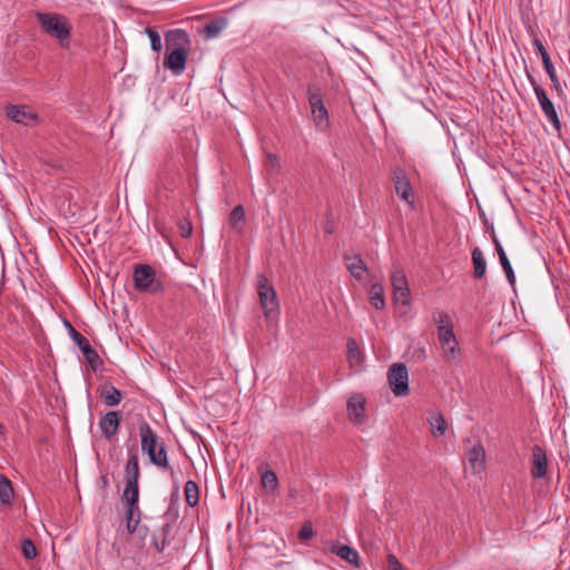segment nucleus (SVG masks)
<instances>
[{
    "label": "nucleus",
    "mask_w": 570,
    "mask_h": 570,
    "mask_svg": "<svg viewBox=\"0 0 570 570\" xmlns=\"http://www.w3.org/2000/svg\"><path fill=\"white\" fill-rule=\"evenodd\" d=\"M36 19L45 33L55 38L62 48H69L72 24L67 17L56 12H37Z\"/></svg>",
    "instance_id": "obj_1"
},
{
    "label": "nucleus",
    "mask_w": 570,
    "mask_h": 570,
    "mask_svg": "<svg viewBox=\"0 0 570 570\" xmlns=\"http://www.w3.org/2000/svg\"><path fill=\"white\" fill-rule=\"evenodd\" d=\"M141 450L147 453L153 464L160 469H168L167 451L164 443H160L158 435L147 422L139 425Z\"/></svg>",
    "instance_id": "obj_2"
},
{
    "label": "nucleus",
    "mask_w": 570,
    "mask_h": 570,
    "mask_svg": "<svg viewBox=\"0 0 570 570\" xmlns=\"http://www.w3.org/2000/svg\"><path fill=\"white\" fill-rule=\"evenodd\" d=\"M433 322L438 327V337L442 346L444 357L448 361L455 360L459 355V342L453 332V324L450 315L443 311L433 313Z\"/></svg>",
    "instance_id": "obj_3"
},
{
    "label": "nucleus",
    "mask_w": 570,
    "mask_h": 570,
    "mask_svg": "<svg viewBox=\"0 0 570 570\" xmlns=\"http://www.w3.org/2000/svg\"><path fill=\"white\" fill-rule=\"evenodd\" d=\"M257 292L259 296L261 307L264 311V315L266 318H272L278 312V301L276 296V292L273 285L269 283L268 278L259 274L257 276Z\"/></svg>",
    "instance_id": "obj_4"
},
{
    "label": "nucleus",
    "mask_w": 570,
    "mask_h": 570,
    "mask_svg": "<svg viewBox=\"0 0 570 570\" xmlns=\"http://www.w3.org/2000/svg\"><path fill=\"white\" fill-rule=\"evenodd\" d=\"M387 382L395 396L409 394V371L405 364L394 363L387 372Z\"/></svg>",
    "instance_id": "obj_5"
},
{
    "label": "nucleus",
    "mask_w": 570,
    "mask_h": 570,
    "mask_svg": "<svg viewBox=\"0 0 570 570\" xmlns=\"http://www.w3.org/2000/svg\"><path fill=\"white\" fill-rule=\"evenodd\" d=\"M135 287L139 292L157 293L161 285L156 279V273L149 265H138L134 271Z\"/></svg>",
    "instance_id": "obj_6"
},
{
    "label": "nucleus",
    "mask_w": 570,
    "mask_h": 570,
    "mask_svg": "<svg viewBox=\"0 0 570 570\" xmlns=\"http://www.w3.org/2000/svg\"><path fill=\"white\" fill-rule=\"evenodd\" d=\"M528 77L533 87V91L542 112L544 114L547 120L553 126V128L559 131L561 129V124L553 102L550 100L544 89L537 83L535 79L530 75Z\"/></svg>",
    "instance_id": "obj_7"
},
{
    "label": "nucleus",
    "mask_w": 570,
    "mask_h": 570,
    "mask_svg": "<svg viewBox=\"0 0 570 570\" xmlns=\"http://www.w3.org/2000/svg\"><path fill=\"white\" fill-rule=\"evenodd\" d=\"M66 324L69 327L71 338L80 348L86 362L94 371H97L102 365V360L82 334L76 331L69 322H66Z\"/></svg>",
    "instance_id": "obj_8"
},
{
    "label": "nucleus",
    "mask_w": 570,
    "mask_h": 570,
    "mask_svg": "<svg viewBox=\"0 0 570 570\" xmlns=\"http://www.w3.org/2000/svg\"><path fill=\"white\" fill-rule=\"evenodd\" d=\"M390 278L394 302L406 306L410 305V287L404 272L395 268L391 272Z\"/></svg>",
    "instance_id": "obj_9"
},
{
    "label": "nucleus",
    "mask_w": 570,
    "mask_h": 570,
    "mask_svg": "<svg viewBox=\"0 0 570 570\" xmlns=\"http://www.w3.org/2000/svg\"><path fill=\"white\" fill-rule=\"evenodd\" d=\"M6 114L12 121L24 126H31L38 120V115L27 106H9Z\"/></svg>",
    "instance_id": "obj_10"
},
{
    "label": "nucleus",
    "mask_w": 570,
    "mask_h": 570,
    "mask_svg": "<svg viewBox=\"0 0 570 570\" xmlns=\"http://www.w3.org/2000/svg\"><path fill=\"white\" fill-rule=\"evenodd\" d=\"M393 183L395 187L396 194L410 205H413L414 199L412 197V186L411 183L402 168H396L393 171Z\"/></svg>",
    "instance_id": "obj_11"
},
{
    "label": "nucleus",
    "mask_w": 570,
    "mask_h": 570,
    "mask_svg": "<svg viewBox=\"0 0 570 570\" xmlns=\"http://www.w3.org/2000/svg\"><path fill=\"white\" fill-rule=\"evenodd\" d=\"M165 43L167 49L188 50L190 40L188 33L183 29H173L165 33Z\"/></svg>",
    "instance_id": "obj_12"
},
{
    "label": "nucleus",
    "mask_w": 570,
    "mask_h": 570,
    "mask_svg": "<svg viewBox=\"0 0 570 570\" xmlns=\"http://www.w3.org/2000/svg\"><path fill=\"white\" fill-rule=\"evenodd\" d=\"M188 50L176 49L166 55L164 67L171 70L175 75H180L185 70Z\"/></svg>",
    "instance_id": "obj_13"
},
{
    "label": "nucleus",
    "mask_w": 570,
    "mask_h": 570,
    "mask_svg": "<svg viewBox=\"0 0 570 570\" xmlns=\"http://www.w3.org/2000/svg\"><path fill=\"white\" fill-rule=\"evenodd\" d=\"M532 475L533 478L541 479L546 476L548 469V460L544 450L535 444L532 446Z\"/></svg>",
    "instance_id": "obj_14"
},
{
    "label": "nucleus",
    "mask_w": 570,
    "mask_h": 570,
    "mask_svg": "<svg viewBox=\"0 0 570 570\" xmlns=\"http://www.w3.org/2000/svg\"><path fill=\"white\" fill-rule=\"evenodd\" d=\"M466 456L473 474H480L485 470L487 454L482 445H474L469 450Z\"/></svg>",
    "instance_id": "obj_15"
},
{
    "label": "nucleus",
    "mask_w": 570,
    "mask_h": 570,
    "mask_svg": "<svg viewBox=\"0 0 570 570\" xmlns=\"http://www.w3.org/2000/svg\"><path fill=\"white\" fill-rule=\"evenodd\" d=\"M119 424V413L115 411L107 412L99 421V428L106 439H110L118 432Z\"/></svg>",
    "instance_id": "obj_16"
},
{
    "label": "nucleus",
    "mask_w": 570,
    "mask_h": 570,
    "mask_svg": "<svg viewBox=\"0 0 570 570\" xmlns=\"http://www.w3.org/2000/svg\"><path fill=\"white\" fill-rule=\"evenodd\" d=\"M139 489L138 483L126 482V487L122 493V500L126 503V514H131V511H137L140 514L138 507Z\"/></svg>",
    "instance_id": "obj_17"
},
{
    "label": "nucleus",
    "mask_w": 570,
    "mask_h": 570,
    "mask_svg": "<svg viewBox=\"0 0 570 570\" xmlns=\"http://www.w3.org/2000/svg\"><path fill=\"white\" fill-rule=\"evenodd\" d=\"M344 263L351 276L356 281L363 279V274L367 272V266L360 255H344Z\"/></svg>",
    "instance_id": "obj_18"
},
{
    "label": "nucleus",
    "mask_w": 570,
    "mask_h": 570,
    "mask_svg": "<svg viewBox=\"0 0 570 570\" xmlns=\"http://www.w3.org/2000/svg\"><path fill=\"white\" fill-rule=\"evenodd\" d=\"M347 411L353 422L360 424L364 420L365 399L361 394H355L348 399Z\"/></svg>",
    "instance_id": "obj_19"
},
{
    "label": "nucleus",
    "mask_w": 570,
    "mask_h": 570,
    "mask_svg": "<svg viewBox=\"0 0 570 570\" xmlns=\"http://www.w3.org/2000/svg\"><path fill=\"white\" fill-rule=\"evenodd\" d=\"M331 552L343 559L344 561L360 568V558L357 551L351 546L335 543L331 548Z\"/></svg>",
    "instance_id": "obj_20"
},
{
    "label": "nucleus",
    "mask_w": 570,
    "mask_h": 570,
    "mask_svg": "<svg viewBox=\"0 0 570 570\" xmlns=\"http://www.w3.org/2000/svg\"><path fill=\"white\" fill-rule=\"evenodd\" d=\"M228 20L224 17H219L217 19L210 20L205 27L200 30V33L206 39H213L220 35V32L227 27Z\"/></svg>",
    "instance_id": "obj_21"
},
{
    "label": "nucleus",
    "mask_w": 570,
    "mask_h": 570,
    "mask_svg": "<svg viewBox=\"0 0 570 570\" xmlns=\"http://www.w3.org/2000/svg\"><path fill=\"white\" fill-rule=\"evenodd\" d=\"M472 265H473V277L476 279H483L487 272V262L482 250L479 247H474L471 253Z\"/></svg>",
    "instance_id": "obj_22"
},
{
    "label": "nucleus",
    "mask_w": 570,
    "mask_h": 570,
    "mask_svg": "<svg viewBox=\"0 0 570 570\" xmlns=\"http://www.w3.org/2000/svg\"><path fill=\"white\" fill-rule=\"evenodd\" d=\"M100 397L107 406H116L121 401V393L111 384H104L100 387Z\"/></svg>",
    "instance_id": "obj_23"
},
{
    "label": "nucleus",
    "mask_w": 570,
    "mask_h": 570,
    "mask_svg": "<svg viewBox=\"0 0 570 570\" xmlns=\"http://www.w3.org/2000/svg\"><path fill=\"white\" fill-rule=\"evenodd\" d=\"M347 361L351 367H360L363 364V352L360 350L354 338H348L346 343Z\"/></svg>",
    "instance_id": "obj_24"
},
{
    "label": "nucleus",
    "mask_w": 570,
    "mask_h": 570,
    "mask_svg": "<svg viewBox=\"0 0 570 570\" xmlns=\"http://www.w3.org/2000/svg\"><path fill=\"white\" fill-rule=\"evenodd\" d=\"M140 476L139 461L137 453H131L125 466L126 482L138 483Z\"/></svg>",
    "instance_id": "obj_25"
},
{
    "label": "nucleus",
    "mask_w": 570,
    "mask_h": 570,
    "mask_svg": "<svg viewBox=\"0 0 570 570\" xmlns=\"http://www.w3.org/2000/svg\"><path fill=\"white\" fill-rule=\"evenodd\" d=\"M495 250L498 253L500 264L507 275L508 282L510 283L511 286H514V284H515L514 272L512 269V266L510 264L509 258L507 257V254H505L503 247L501 246V244L498 240H495Z\"/></svg>",
    "instance_id": "obj_26"
},
{
    "label": "nucleus",
    "mask_w": 570,
    "mask_h": 570,
    "mask_svg": "<svg viewBox=\"0 0 570 570\" xmlns=\"http://www.w3.org/2000/svg\"><path fill=\"white\" fill-rule=\"evenodd\" d=\"M368 299L371 305L376 309H383L385 307L384 288L380 283L371 284Z\"/></svg>",
    "instance_id": "obj_27"
},
{
    "label": "nucleus",
    "mask_w": 570,
    "mask_h": 570,
    "mask_svg": "<svg viewBox=\"0 0 570 570\" xmlns=\"http://www.w3.org/2000/svg\"><path fill=\"white\" fill-rule=\"evenodd\" d=\"M429 424L431 426V433L434 438L443 435L448 429L445 419L441 413L432 414V416L429 419Z\"/></svg>",
    "instance_id": "obj_28"
},
{
    "label": "nucleus",
    "mask_w": 570,
    "mask_h": 570,
    "mask_svg": "<svg viewBox=\"0 0 570 570\" xmlns=\"http://www.w3.org/2000/svg\"><path fill=\"white\" fill-rule=\"evenodd\" d=\"M13 498V487L6 475H0V501L3 504H11Z\"/></svg>",
    "instance_id": "obj_29"
},
{
    "label": "nucleus",
    "mask_w": 570,
    "mask_h": 570,
    "mask_svg": "<svg viewBox=\"0 0 570 570\" xmlns=\"http://www.w3.org/2000/svg\"><path fill=\"white\" fill-rule=\"evenodd\" d=\"M185 498L189 507H196L199 502V488L195 481H187L185 483Z\"/></svg>",
    "instance_id": "obj_30"
},
{
    "label": "nucleus",
    "mask_w": 570,
    "mask_h": 570,
    "mask_svg": "<svg viewBox=\"0 0 570 570\" xmlns=\"http://www.w3.org/2000/svg\"><path fill=\"white\" fill-rule=\"evenodd\" d=\"M244 219H245V209H244L243 205L235 206L229 214L230 227L237 232H242L243 225H240V223H243Z\"/></svg>",
    "instance_id": "obj_31"
},
{
    "label": "nucleus",
    "mask_w": 570,
    "mask_h": 570,
    "mask_svg": "<svg viewBox=\"0 0 570 570\" xmlns=\"http://www.w3.org/2000/svg\"><path fill=\"white\" fill-rule=\"evenodd\" d=\"M307 99L311 105V109L324 105L322 90L315 85H309L307 87Z\"/></svg>",
    "instance_id": "obj_32"
},
{
    "label": "nucleus",
    "mask_w": 570,
    "mask_h": 570,
    "mask_svg": "<svg viewBox=\"0 0 570 570\" xmlns=\"http://www.w3.org/2000/svg\"><path fill=\"white\" fill-rule=\"evenodd\" d=\"M127 519V530L130 534L138 533L140 538L145 535V532L138 528L140 514H137V511H131V514H126Z\"/></svg>",
    "instance_id": "obj_33"
},
{
    "label": "nucleus",
    "mask_w": 570,
    "mask_h": 570,
    "mask_svg": "<svg viewBox=\"0 0 570 570\" xmlns=\"http://www.w3.org/2000/svg\"><path fill=\"white\" fill-rule=\"evenodd\" d=\"M312 115H313L316 126H320V127L328 126V112L324 105L313 108Z\"/></svg>",
    "instance_id": "obj_34"
},
{
    "label": "nucleus",
    "mask_w": 570,
    "mask_h": 570,
    "mask_svg": "<svg viewBox=\"0 0 570 570\" xmlns=\"http://www.w3.org/2000/svg\"><path fill=\"white\" fill-rule=\"evenodd\" d=\"M262 485L266 491L273 492L278 485L275 472L272 470L265 471L262 475Z\"/></svg>",
    "instance_id": "obj_35"
},
{
    "label": "nucleus",
    "mask_w": 570,
    "mask_h": 570,
    "mask_svg": "<svg viewBox=\"0 0 570 570\" xmlns=\"http://www.w3.org/2000/svg\"><path fill=\"white\" fill-rule=\"evenodd\" d=\"M21 552L28 560H32L37 557V548L30 539H23L21 542Z\"/></svg>",
    "instance_id": "obj_36"
},
{
    "label": "nucleus",
    "mask_w": 570,
    "mask_h": 570,
    "mask_svg": "<svg viewBox=\"0 0 570 570\" xmlns=\"http://www.w3.org/2000/svg\"><path fill=\"white\" fill-rule=\"evenodd\" d=\"M145 32L147 33L148 38L150 39L151 49L156 52H160L163 46H161V37H160L159 32L153 28H146Z\"/></svg>",
    "instance_id": "obj_37"
},
{
    "label": "nucleus",
    "mask_w": 570,
    "mask_h": 570,
    "mask_svg": "<svg viewBox=\"0 0 570 570\" xmlns=\"http://www.w3.org/2000/svg\"><path fill=\"white\" fill-rule=\"evenodd\" d=\"M314 535L313 527L311 522H305L298 532V538L302 541H307Z\"/></svg>",
    "instance_id": "obj_38"
},
{
    "label": "nucleus",
    "mask_w": 570,
    "mask_h": 570,
    "mask_svg": "<svg viewBox=\"0 0 570 570\" xmlns=\"http://www.w3.org/2000/svg\"><path fill=\"white\" fill-rule=\"evenodd\" d=\"M178 229L183 238H188L193 233L191 223L188 219H184L178 224Z\"/></svg>",
    "instance_id": "obj_39"
},
{
    "label": "nucleus",
    "mask_w": 570,
    "mask_h": 570,
    "mask_svg": "<svg viewBox=\"0 0 570 570\" xmlns=\"http://www.w3.org/2000/svg\"><path fill=\"white\" fill-rule=\"evenodd\" d=\"M171 530V525L169 523H166L163 525L161 528V532H163V535H164V539L161 540V542H156V549L161 552L164 551L165 549V546H166V537L167 534L170 532Z\"/></svg>",
    "instance_id": "obj_40"
},
{
    "label": "nucleus",
    "mask_w": 570,
    "mask_h": 570,
    "mask_svg": "<svg viewBox=\"0 0 570 570\" xmlns=\"http://www.w3.org/2000/svg\"><path fill=\"white\" fill-rule=\"evenodd\" d=\"M387 563H389V570H403V567L401 562L397 560V558L390 553L386 557Z\"/></svg>",
    "instance_id": "obj_41"
},
{
    "label": "nucleus",
    "mask_w": 570,
    "mask_h": 570,
    "mask_svg": "<svg viewBox=\"0 0 570 570\" xmlns=\"http://www.w3.org/2000/svg\"><path fill=\"white\" fill-rule=\"evenodd\" d=\"M542 63H543L546 72L548 73L549 77H553L554 75H557L554 66H553L550 57H546L542 60Z\"/></svg>",
    "instance_id": "obj_42"
},
{
    "label": "nucleus",
    "mask_w": 570,
    "mask_h": 570,
    "mask_svg": "<svg viewBox=\"0 0 570 570\" xmlns=\"http://www.w3.org/2000/svg\"><path fill=\"white\" fill-rule=\"evenodd\" d=\"M533 45L537 49V52L541 56V59L543 60L546 57H550L548 51L546 50L542 41L538 38L533 40Z\"/></svg>",
    "instance_id": "obj_43"
},
{
    "label": "nucleus",
    "mask_w": 570,
    "mask_h": 570,
    "mask_svg": "<svg viewBox=\"0 0 570 570\" xmlns=\"http://www.w3.org/2000/svg\"><path fill=\"white\" fill-rule=\"evenodd\" d=\"M267 161L272 167H277L279 165L278 157L274 154L267 155Z\"/></svg>",
    "instance_id": "obj_44"
},
{
    "label": "nucleus",
    "mask_w": 570,
    "mask_h": 570,
    "mask_svg": "<svg viewBox=\"0 0 570 570\" xmlns=\"http://www.w3.org/2000/svg\"><path fill=\"white\" fill-rule=\"evenodd\" d=\"M549 78H550V80H551L553 86L560 85V80H559L557 75H554L553 77H549Z\"/></svg>",
    "instance_id": "obj_45"
},
{
    "label": "nucleus",
    "mask_w": 570,
    "mask_h": 570,
    "mask_svg": "<svg viewBox=\"0 0 570 570\" xmlns=\"http://www.w3.org/2000/svg\"><path fill=\"white\" fill-rule=\"evenodd\" d=\"M554 90L558 91V92H562V89H561V83L560 85H556L553 86Z\"/></svg>",
    "instance_id": "obj_46"
},
{
    "label": "nucleus",
    "mask_w": 570,
    "mask_h": 570,
    "mask_svg": "<svg viewBox=\"0 0 570 570\" xmlns=\"http://www.w3.org/2000/svg\"><path fill=\"white\" fill-rule=\"evenodd\" d=\"M102 483L106 485L107 484V479L106 476L102 478Z\"/></svg>",
    "instance_id": "obj_47"
}]
</instances>
